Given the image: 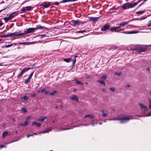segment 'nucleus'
I'll use <instances>...</instances> for the list:
<instances>
[{"instance_id":"nucleus-1","label":"nucleus","mask_w":151,"mask_h":151,"mask_svg":"<svg viewBox=\"0 0 151 151\" xmlns=\"http://www.w3.org/2000/svg\"><path fill=\"white\" fill-rule=\"evenodd\" d=\"M133 119L132 118V116L130 115L124 116L122 115H119L117 117L114 118L110 120H117L120 121V123H124L128 122L131 119Z\"/></svg>"},{"instance_id":"nucleus-2","label":"nucleus","mask_w":151,"mask_h":151,"mask_svg":"<svg viewBox=\"0 0 151 151\" xmlns=\"http://www.w3.org/2000/svg\"><path fill=\"white\" fill-rule=\"evenodd\" d=\"M39 29H47V28L44 26H42L41 25H37L35 28H30L27 29L25 34L33 32L35 31V30H37Z\"/></svg>"},{"instance_id":"nucleus-3","label":"nucleus","mask_w":151,"mask_h":151,"mask_svg":"<svg viewBox=\"0 0 151 151\" xmlns=\"http://www.w3.org/2000/svg\"><path fill=\"white\" fill-rule=\"evenodd\" d=\"M137 4V3H127L126 4H124L122 6V8L124 9H125L128 8H132L134 6H136Z\"/></svg>"},{"instance_id":"nucleus-4","label":"nucleus","mask_w":151,"mask_h":151,"mask_svg":"<svg viewBox=\"0 0 151 151\" xmlns=\"http://www.w3.org/2000/svg\"><path fill=\"white\" fill-rule=\"evenodd\" d=\"M83 23L79 20H73L71 21V24L74 26H78Z\"/></svg>"},{"instance_id":"nucleus-5","label":"nucleus","mask_w":151,"mask_h":151,"mask_svg":"<svg viewBox=\"0 0 151 151\" xmlns=\"http://www.w3.org/2000/svg\"><path fill=\"white\" fill-rule=\"evenodd\" d=\"M146 49L145 47L141 46L138 47L136 48L135 50L139 53L145 52L146 50Z\"/></svg>"},{"instance_id":"nucleus-6","label":"nucleus","mask_w":151,"mask_h":151,"mask_svg":"<svg viewBox=\"0 0 151 151\" xmlns=\"http://www.w3.org/2000/svg\"><path fill=\"white\" fill-rule=\"evenodd\" d=\"M24 33H19L17 34L16 32L14 33H10V32H8L6 34L7 37H9L11 36H21Z\"/></svg>"},{"instance_id":"nucleus-7","label":"nucleus","mask_w":151,"mask_h":151,"mask_svg":"<svg viewBox=\"0 0 151 151\" xmlns=\"http://www.w3.org/2000/svg\"><path fill=\"white\" fill-rule=\"evenodd\" d=\"M51 3V2H44L42 4V6L45 8H48L50 6Z\"/></svg>"},{"instance_id":"nucleus-8","label":"nucleus","mask_w":151,"mask_h":151,"mask_svg":"<svg viewBox=\"0 0 151 151\" xmlns=\"http://www.w3.org/2000/svg\"><path fill=\"white\" fill-rule=\"evenodd\" d=\"M30 69V68H24L22 70L20 73L18 75V77L19 78L24 73L27 72Z\"/></svg>"},{"instance_id":"nucleus-9","label":"nucleus","mask_w":151,"mask_h":151,"mask_svg":"<svg viewBox=\"0 0 151 151\" xmlns=\"http://www.w3.org/2000/svg\"><path fill=\"white\" fill-rule=\"evenodd\" d=\"M120 28V27H111L110 29V30L112 32H119V29Z\"/></svg>"},{"instance_id":"nucleus-10","label":"nucleus","mask_w":151,"mask_h":151,"mask_svg":"<svg viewBox=\"0 0 151 151\" xmlns=\"http://www.w3.org/2000/svg\"><path fill=\"white\" fill-rule=\"evenodd\" d=\"M81 125H84V126H88V125H89V124H80L78 126H75L74 127H68V128H65L64 129H63L61 130H59V131L64 130H68V129H72L73 127H79V126H80Z\"/></svg>"},{"instance_id":"nucleus-11","label":"nucleus","mask_w":151,"mask_h":151,"mask_svg":"<svg viewBox=\"0 0 151 151\" xmlns=\"http://www.w3.org/2000/svg\"><path fill=\"white\" fill-rule=\"evenodd\" d=\"M99 18V17H91L89 18V19L91 21L96 22L98 20Z\"/></svg>"},{"instance_id":"nucleus-12","label":"nucleus","mask_w":151,"mask_h":151,"mask_svg":"<svg viewBox=\"0 0 151 151\" xmlns=\"http://www.w3.org/2000/svg\"><path fill=\"white\" fill-rule=\"evenodd\" d=\"M33 73L34 72H33L31 73L29 76L28 77V78L26 80H25V81L24 82L25 83H28L29 82L30 80L32 77Z\"/></svg>"},{"instance_id":"nucleus-13","label":"nucleus","mask_w":151,"mask_h":151,"mask_svg":"<svg viewBox=\"0 0 151 151\" xmlns=\"http://www.w3.org/2000/svg\"><path fill=\"white\" fill-rule=\"evenodd\" d=\"M139 105L143 111H145L147 110V107L145 105H143L142 103H140Z\"/></svg>"},{"instance_id":"nucleus-14","label":"nucleus","mask_w":151,"mask_h":151,"mask_svg":"<svg viewBox=\"0 0 151 151\" xmlns=\"http://www.w3.org/2000/svg\"><path fill=\"white\" fill-rule=\"evenodd\" d=\"M70 98L72 100H75L77 102L78 101V98L76 95H74L72 97H70Z\"/></svg>"},{"instance_id":"nucleus-15","label":"nucleus","mask_w":151,"mask_h":151,"mask_svg":"<svg viewBox=\"0 0 151 151\" xmlns=\"http://www.w3.org/2000/svg\"><path fill=\"white\" fill-rule=\"evenodd\" d=\"M128 24V22H123L122 23H120L119 25V27H120V28L121 27H123L125 25L127 24Z\"/></svg>"},{"instance_id":"nucleus-16","label":"nucleus","mask_w":151,"mask_h":151,"mask_svg":"<svg viewBox=\"0 0 151 151\" xmlns=\"http://www.w3.org/2000/svg\"><path fill=\"white\" fill-rule=\"evenodd\" d=\"M46 119H47V117L46 116L41 117L37 119V120L42 122H44Z\"/></svg>"},{"instance_id":"nucleus-17","label":"nucleus","mask_w":151,"mask_h":151,"mask_svg":"<svg viewBox=\"0 0 151 151\" xmlns=\"http://www.w3.org/2000/svg\"><path fill=\"white\" fill-rule=\"evenodd\" d=\"M74 79L77 84H80L81 85H83V83L80 81H78L76 78H75Z\"/></svg>"},{"instance_id":"nucleus-18","label":"nucleus","mask_w":151,"mask_h":151,"mask_svg":"<svg viewBox=\"0 0 151 151\" xmlns=\"http://www.w3.org/2000/svg\"><path fill=\"white\" fill-rule=\"evenodd\" d=\"M76 57L77 56H75L72 60V66H74L75 63L76 61Z\"/></svg>"},{"instance_id":"nucleus-19","label":"nucleus","mask_w":151,"mask_h":151,"mask_svg":"<svg viewBox=\"0 0 151 151\" xmlns=\"http://www.w3.org/2000/svg\"><path fill=\"white\" fill-rule=\"evenodd\" d=\"M34 124H35L36 126L37 127H40L41 126V124H40L37 123L36 122H33L32 123V125L33 126Z\"/></svg>"},{"instance_id":"nucleus-20","label":"nucleus","mask_w":151,"mask_h":151,"mask_svg":"<svg viewBox=\"0 0 151 151\" xmlns=\"http://www.w3.org/2000/svg\"><path fill=\"white\" fill-rule=\"evenodd\" d=\"M8 134V133L7 132L4 131L2 133V137L3 138H4Z\"/></svg>"},{"instance_id":"nucleus-21","label":"nucleus","mask_w":151,"mask_h":151,"mask_svg":"<svg viewBox=\"0 0 151 151\" xmlns=\"http://www.w3.org/2000/svg\"><path fill=\"white\" fill-rule=\"evenodd\" d=\"M52 128H48L46 129L45 131H43L41 132V133H45L46 132H48L49 131L51 130Z\"/></svg>"},{"instance_id":"nucleus-22","label":"nucleus","mask_w":151,"mask_h":151,"mask_svg":"<svg viewBox=\"0 0 151 151\" xmlns=\"http://www.w3.org/2000/svg\"><path fill=\"white\" fill-rule=\"evenodd\" d=\"M28 124V121H25L24 123H20L19 124L21 126H25L27 125Z\"/></svg>"},{"instance_id":"nucleus-23","label":"nucleus","mask_w":151,"mask_h":151,"mask_svg":"<svg viewBox=\"0 0 151 151\" xmlns=\"http://www.w3.org/2000/svg\"><path fill=\"white\" fill-rule=\"evenodd\" d=\"M22 100L24 101H27L28 99V98L26 96H24L21 98Z\"/></svg>"},{"instance_id":"nucleus-24","label":"nucleus","mask_w":151,"mask_h":151,"mask_svg":"<svg viewBox=\"0 0 151 151\" xmlns=\"http://www.w3.org/2000/svg\"><path fill=\"white\" fill-rule=\"evenodd\" d=\"M43 92H44V94L45 95H47L48 93V91H47L45 89H41V93H42Z\"/></svg>"},{"instance_id":"nucleus-25","label":"nucleus","mask_w":151,"mask_h":151,"mask_svg":"<svg viewBox=\"0 0 151 151\" xmlns=\"http://www.w3.org/2000/svg\"><path fill=\"white\" fill-rule=\"evenodd\" d=\"M122 33H124L125 34H132L135 33V32L134 31H130L129 32H122Z\"/></svg>"},{"instance_id":"nucleus-26","label":"nucleus","mask_w":151,"mask_h":151,"mask_svg":"<svg viewBox=\"0 0 151 151\" xmlns=\"http://www.w3.org/2000/svg\"><path fill=\"white\" fill-rule=\"evenodd\" d=\"M72 60V59L71 58H64L63 60L66 62H69L70 61Z\"/></svg>"},{"instance_id":"nucleus-27","label":"nucleus","mask_w":151,"mask_h":151,"mask_svg":"<svg viewBox=\"0 0 151 151\" xmlns=\"http://www.w3.org/2000/svg\"><path fill=\"white\" fill-rule=\"evenodd\" d=\"M73 0H63L60 3H65L67 2H71Z\"/></svg>"},{"instance_id":"nucleus-28","label":"nucleus","mask_w":151,"mask_h":151,"mask_svg":"<svg viewBox=\"0 0 151 151\" xmlns=\"http://www.w3.org/2000/svg\"><path fill=\"white\" fill-rule=\"evenodd\" d=\"M57 91H53L49 93V94L50 96H53L55 95V93H57Z\"/></svg>"},{"instance_id":"nucleus-29","label":"nucleus","mask_w":151,"mask_h":151,"mask_svg":"<svg viewBox=\"0 0 151 151\" xmlns=\"http://www.w3.org/2000/svg\"><path fill=\"white\" fill-rule=\"evenodd\" d=\"M14 13H15V12H14L13 13H11L9 14V18L10 19H12L14 17V16L13 15V14H14Z\"/></svg>"},{"instance_id":"nucleus-30","label":"nucleus","mask_w":151,"mask_h":151,"mask_svg":"<svg viewBox=\"0 0 151 151\" xmlns=\"http://www.w3.org/2000/svg\"><path fill=\"white\" fill-rule=\"evenodd\" d=\"M145 12V10L138 11L136 12V13H137L138 14H142L143 13Z\"/></svg>"},{"instance_id":"nucleus-31","label":"nucleus","mask_w":151,"mask_h":151,"mask_svg":"<svg viewBox=\"0 0 151 151\" xmlns=\"http://www.w3.org/2000/svg\"><path fill=\"white\" fill-rule=\"evenodd\" d=\"M97 82L99 83L100 84H104V80H97Z\"/></svg>"},{"instance_id":"nucleus-32","label":"nucleus","mask_w":151,"mask_h":151,"mask_svg":"<svg viewBox=\"0 0 151 151\" xmlns=\"http://www.w3.org/2000/svg\"><path fill=\"white\" fill-rule=\"evenodd\" d=\"M25 7L26 8V10L27 11H30L31 10V6H26Z\"/></svg>"},{"instance_id":"nucleus-33","label":"nucleus","mask_w":151,"mask_h":151,"mask_svg":"<svg viewBox=\"0 0 151 151\" xmlns=\"http://www.w3.org/2000/svg\"><path fill=\"white\" fill-rule=\"evenodd\" d=\"M109 27V26L108 25H104V31H105L107 29H108Z\"/></svg>"},{"instance_id":"nucleus-34","label":"nucleus","mask_w":151,"mask_h":151,"mask_svg":"<svg viewBox=\"0 0 151 151\" xmlns=\"http://www.w3.org/2000/svg\"><path fill=\"white\" fill-rule=\"evenodd\" d=\"M21 110L24 113H26L27 111V109L25 108H22Z\"/></svg>"},{"instance_id":"nucleus-35","label":"nucleus","mask_w":151,"mask_h":151,"mask_svg":"<svg viewBox=\"0 0 151 151\" xmlns=\"http://www.w3.org/2000/svg\"><path fill=\"white\" fill-rule=\"evenodd\" d=\"M90 116H89V118L92 119V121H93L94 120V116L90 114Z\"/></svg>"},{"instance_id":"nucleus-36","label":"nucleus","mask_w":151,"mask_h":151,"mask_svg":"<svg viewBox=\"0 0 151 151\" xmlns=\"http://www.w3.org/2000/svg\"><path fill=\"white\" fill-rule=\"evenodd\" d=\"M9 18V17H5L4 18V19L5 21V22H7L9 20H10V19Z\"/></svg>"},{"instance_id":"nucleus-37","label":"nucleus","mask_w":151,"mask_h":151,"mask_svg":"<svg viewBox=\"0 0 151 151\" xmlns=\"http://www.w3.org/2000/svg\"><path fill=\"white\" fill-rule=\"evenodd\" d=\"M60 3L58 2H55V3H52L51 4L52 5H55L56 6L58 5Z\"/></svg>"},{"instance_id":"nucleus-38","label":"nucleus","mask_w":151,"mask_h":151,"mask_svg":"<svg viewBox=\"0 0 151 151\" xmlns=\"http://www.w3.org/2000/svg\"><path fill=\"white\" fill-rule=\"evenodd\" d=\"M151 116V111L149 113H148L147 114L144 116V117H147L149 116Z\"/></svg>"},{"instance_id":"nucleus-39","label":"nucleus","mask_w":151,"mask_h":151,"mask_svg":"<svg viewBox=\"0 0 151 151\" xmlns=\"http://www.w3.org/2000/svg\"><path fill=\"white\" fill-rule=\"evenodd\" d=\"M121 74H122V73L121 72H119V73L115 72L114 73V74L115 75H117L118 76H120L121 75Z\"/></svg>"},{"instance_id":"nucleus-40","label":"nucleus","mask_w":151,"mask_h":151,"mask_svg":"<svg viewBox=\"0 0 151 151\" xmlns=\"http://www.w3.org/2000/svg\"><path fill=\"white\" fill-rule=\"evenodd\" d=\"M109 90L111 91L114 92L115 91V88L114 87H112L110 88Z\"/></svg>"},{"instance_id":"nucleus-41","label":"nucleus","mask_w":151,"mask_h":151,"mask_svg":"<svg viewBox=\"0 0 151 151\" xmlns=\"http://www.w3.org/2000/svg\"><path fill=\"white\" fill-rule=\"evenodd\" d=\"M13 45L12 44L7 45H6L5 46V47H6V48L9 47H10L12 46Z\"/></svg>"},{"instance_id":"nucleus-42","label":"nucleus","mask_w":151,"mask_h":151,"mask_svg":"<svg viewBox=\"0 0 151 151\" xmlns=\"http://www.w3.org/2000/svg\"><path fill=\"white\" fill-rule=\"evenodd\" d=\"M147 26L148 27H151V19L149 21Z\"/></svg>"},{"instance_id":"nucleus-43","label":"nucleus","mask_w":151,"mask_h":151,"mask_svg":"<svg viewBox=\"0 0 151 151\" xmlns=\"http://www.w3.org/2000/svg\"><path fill=\"white\" fill-rule=\"evenodd\" d=\"M27 11L26 10V8L25 7H23L22 8L21 10V11L22 12H25Z\"/></svg>"},{"instance_id":"nucleus-44","label":"nucleus","mask_w":151,"mask_h":151,"mask_svg":"<svg viewBox=\"0 0 151 151\" xmlns=\"http://www.w3.org/2000/svg\"><path fill=\"white\" fill-rule=\"evenodd\" d=\"M31 118V116H28V117H27L25 119V121H28V120H29V119Z\"/></svg>"},{"instance_id":"nucleus-45","label":"nucleus","mask_w":151,"mask_h":151,"mask_svg":"<svg viewBox=\"0 0 151 151\" xmlns=\"http://www.w3.org/2000/svg\"><path fill=\"white\" fill-rule=\"evenodd\" d=\"M36 95V94L35 93H33L32 95H30V96L31 97H35Z\"/></svg>"},{"instance_id":"nucleus-46","label":"nucleus","mask_w":151,"mask_h":151,"mask_svg":"<svg viewBox=\"0 0 151 151\" xmlns=\"http://www.w3.org/2000/svg\"><path fill=\"white\" fill-rule=\"evenodd\" d=\"M149 101L150 103V104L149 106V107L150 108H151V100L150 99H149Z\"/></svg>"},{"instance_id":"nucleus-47","label":"nucleus","mask_w":151,"mask_h":151,"mask_svg":"<svg viewBox=\"0 0 151 151\" xmlns=\"http://www.w3.org/2000/svg\"><path fill=\"white\" fill-rule=\"evenodd\" d=\"M90 114L86 115L84 116L83 118H86L87 117H89V116H90Z\"/></svg>"},{"instance_id":"nucleus-48","label":"nucleus","mask_w":151,"mask_h":151,"mask_svg":"<svg viewBox=\"0 0 151 151\" xmlns=\"http://www.w3.org/2000/svg\"><path fill=\"white\" fill-rule=\"evenodd\" d=\"M1 37H7V35L6 34H3V35L1 36Z\"/></svg>"},{"instance_id":"nucleus-49","label":"nucleus","mask_w":151,"mask_h":151,"mask_svg":"<svg viewBox=\"0 0 151 151\" xmlns=\"http://www.w3.org/2000/svg\"><path fill=\"white\" fill-rule=\"evenodd\" d=\"M131 87V85L129 84H127L125 86L126 88L130 87Z\"/></svg>"},{"instance_id":"nucleus-50","label":"nucleus","mask_w":151,"mask_h":151,"mask_svg":"<svg viewBox=\"0 0 151 151\" xmlns=\"http://www.w3.org/2000/svg\"><path fill=\"white\" fill-rule=\"evenodd\" d=\"M4 147V145H0V149H1Z\"/></svg>"},{"instance_id":"nucleus-51","label":"nucleus","mask_w":151,"mask_h":151,"mask_svg":"<svg viewBox=\"0 0 151 151\" xmlns=\"http://www.w3.org/2000/svg\"><path fill=\"white\" fill-rule=\"evenodd\" d=\"M29 42H24V43H21L22 44H28L29 45V44H28V43H29Z\"/></svg>"},{"instance_id":"nucleus-52","label":"nucleus","mask_w":151,"mask_h":151,"mask_svg":"<svg viewBox=\"0 0 151 151\" xmlns=\"http://www.w3.org/2000/svg\"><path fill=\"white\" fill-rule=\"evenodd\" d=\"M146 70L147 71H150V68L149 67L148 68H147V69H146Z\"/></svg>"},{"instance_id":"nucleus-53","label":"nucleus","mask_w":151,"mask_h":151,"mask_svg":"<svg viewBox=\"0 0 151 151\" xmlns=\"http://www.w3.org/2000/svg\"><path fill=\"white\" fill-rule=\"evenodd\" d=\"M86 78L87 79L90 78H91V76H86Z\"/></svg>"},{"instance_id":"nucleus-54","label":"nucleus","mask_w":151,"mask_h":151,"mask_svg":"<svg viewBox=\"0 0 151 151\" xmlns=\"http://www.w3.org/2000/svg\"><path fill=\"white\" fill-rule=\"evenodd\" d=\"M102 115L103 116H104V110H102L101 111Z\"/></svg>"},{"instance_id":"nucleus-55","label":"nucleus","mask_w":151,"mask_h":151,"mask_svg":"<svg viewBox=\"0 0 151 151\" xmlns=\"http://www.w3.org/2000/svg\"><path fill=\"white\" fill-rule=\"evenodd\" d=\"M77 33H82V31H78L77 32Z\"/></svg>"},{"instance_id":"nucleus-56","label":"nucleus","mask_w":151,"mask_h":151,"mask_svg":"<svg viewBox=\"0 0 151 151\" xmlns=\"http://www.w3.org/2000/svg\"><path fill=\"white\" fill-rule=\"evenodd\" d=\"M6 8H4V9H2V10H0V13L3 10H4L6 9Z\"/></svg>"},{"instance_id":"nucleus-57","label":"nucleus","mask_w":151,"mask_h":151,"mask_svg":"<svg viewBox=\"0 0 151 151\" xmlns=\"http://www.w3.org/2000/svg\"><path fill=\"white\" fill-rule=\"evenodd\" d=\"M30 136H31V135H30V134H28V135H27V138H28L29 137H30Z\"/></svg>"},{"instance_id":"nucleus-58","label":"nucleus","mask_w":151,"mask_h":151,"mask_svg":"<svg viewBox=\"0 0 151 151\" xmlns=\"http://www.w3.org/2000/svg\"><path fill=\"white\" fill-rule=\"evenodd\" d=\"M119 32L120 31H123L124 30V29H119Z\"/></svg>"},{"instance_id":"nucleus-59","label":"nucleus","mask_w":151,"mask_h":151,"mask_svg":"<svg viewBox=\"0 0 151 151\" xmlns=\"http://www.w3.org/2000/svg\"><path fill=\"white\" fill-rule=\"evenodd\" d=\"M41 36L42 37H44L46 36L45 35V34L42 35Z\"/></svg>"},{"instance_id":"nucleus-60","label":"nucleus","mask_w":151,"mask_h":151,"mask_svg":"<svg viewBox=\"0 0 151 151\" xmlns=\"http://www.w3.org/2000/svg\"><path fill=\"white\" fill-rule=\"evenodd\" d=\"M101 30L102 31H104V27H102L101 29Z\"/></svg>"},{"instance_id":"nucleus-61","label":"nucleus","mask_w":151,"mask_h":151,"mask_svg":"<svg viewBox=\"0 0 151 151\" xmlns=\"http://www.w3.org/2000/svg\"><path fill=\"white\" fill-rule=\"evenodd\" d=\"M3 25V24L2 23L0 22V27H1Z\"/></svg>"},{"instance_id":"nucleus-62","label":"nucleus","mask_w":151,"mask_h":151,"mask_svg":"<svg viewBox=\"0 0 151 151\" xmlns=\"http://www.w3.org/2000/svg\"><path fill=\"white\" fill-rule=\"evenodd\" d=\"M101 79H104V76H102L100 78Z\"/></svg>"},{"instance_id":"nucleus-63","label":"nucleus","mask_w":151,"mask_h":151,"mask_svg":"<svg viewBox=\"0 0 151 151\" xmlns=\"http://www.w3.org/2000/svg\"><path fill=\"white\" fill-rule=\"evenodd\" d=\"M97 124V123H96V124L93 123V124H92V126H94L95 124Z\"/></svg>"},{"instance_id":"nucleus-64","label":"nucleus","mask_w":151,"mask_h":151,"mask_svg":"<svg viewBox=\"0 0 151 151\" xmlns=\"http://www.w3.org/2000/svg\"><path fill=\"white\" fill-rule=\"evenodd\" d=\"M149 93L150 96H151V91H150Z\"/></svg>"}]
</instances>
